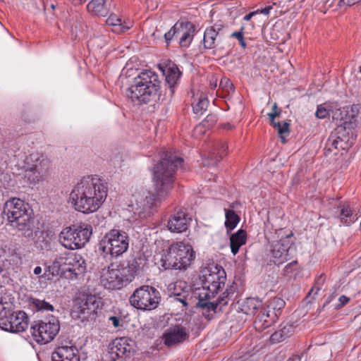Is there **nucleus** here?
Here are the masks:
<instances>
[{
    "label": "nucleus",
    "instance_id": "f257e3e1",
    "mask_svg": "<svg viewBox=\"0 0 361 361\" xmlns=\"http://www.w3.org/2000/svg\"><path fill=\"white\" fill-rule=\"evenodd\" d=\"M183 163V158L178 157L175 152L166 151L161 154L160 161L153 169V181L157 193L147 192L145 198L136 200L135 213L140 218L150 216L157 203L173 188L175 173Z\"/></svg>",
    "mask_w": 361,
    "mask_h": 361
},
{
    "label": "nucleus",
    "instance_id": "f03ea898",
    "mask_svg": "<svg viewBox=\"0 0 361 361\" xmlns=\"http://www.w3.org/2000/svg\"><path fill=\"white\" fill-rule=\"evenodd\" d=\"M107 183L97 176L83 177L74 186L70 201L74 209L83 214L97 212L107 196Z\"/></svg>",
    "mask_w": 361,
    "mask_h": 361
},
{
    "label": "nucleus",
    "instance_id": "7ed1b4c3",
    "mask_svg": "<svg viewBox=\"0 0 361 361\" xmlns=\"http://www.w3.org/2000/svg\"><path fill=\"white\" fill-rule=\"evenodd\" d=\"M160 90L159 75L154 71L145 70L134 79L126 90V96L136 104H147L154 100Z\"/></svg>",
    "mask_w": 361,
    "mask_h": 361
},
{
    "label": "nucleus",
    "instance_id": "20e7f679",
    "mask_svg": "<svg viewBox=\"0 0 361 361\" xmlns=\"http://www.w3.org/2000/svg\"><path fill=\"white\" fill-rule=\"evenodd\" d=\"M28 204L20 198L13 197L8 200L4 205L3 218L6 216L11 225L22 231L25 236L32 234L31 229V216L28 212Z\"/></svg>",
    "mask_w": 361,
    "mask_h": 361
},
{
    "label": "nucleus",
    "instance_id": "39448f33",
    "mask_svg": "<svg viewBox=\"0 0 361 361\" xmlns=\"http://www.w3.org/2000/svg\"><path fill=\"white\" fill-rule=\"evenodd\" d=\"M195 258V252L190 244L173 243L164 251L161 265L164 269L186 270Z\"/></svg>",
    "mask_w": 361,
    "mask_h": 361
},
{
    "label": "nucleus",
    "instance_id": "423d86ee",
    "mask_svg": "<svg viewBox=\"0 0 361 361\" xmlns=\"http://www.w3.org/2000/svg\"><path fill=\"white\" fill-rule=\"evenodd\" d=\"M128 233L120 229L113 228L106 233L98 244V250L106 261L112 260L125 253L129 247Z\"/></svg>",
    "mask_w": 361,
    "mask_h": 361
},
{
    "label": "nucleus",
    "instance_id": "0eeeda50",
    "mask_svg": "<svg viewBox=\"0 0 361 361\" xmlns=\"http://www.w3.org/2000/svg\"><path fill=\"white\" fill-rule=\"evenodd\" d=\"M202 287L195 288V297L199 299L209 300L221 289L226 281V274L221 266L216 264L201 278Z\"/></svg>",
    "mask_w": 361,
    "mask_h": 361
},
{
    "label": "nucleus",
    "instance_id": "6e6552de",
    "mask_svg": "<svg viewBox=\"0 0 361 361\" xmlns=\"http://www.w3.org/2000/svg\"><path fill=\"white\" fill-rule=\"evenodd\" d=\"M51 166V161L47 156L38 152L32 153L25 159V178L30 183H38L45 179Z\"/></svg>",
    "mask_w": 361,
    "mask_h": 361
},
{
    "label": "nucleus",
    "instance_id": "1a4fd4ad",
    "mask_svg": "<svg viewBox=\"0 0 361 361\" xmlns=\"http://www.w3.org/2000/svg\"><path fill=\"white\" fill-rule=\"evenodd\" d=\"M92 231V226L87 224H74L63 229L60 241L68 249H80L90 240Z\"/></svg>",
    "mask_w": 361,
    "mask_h": 361
},
{
    "label": "nucleus",
    "instance_id": "9d476101",
    "mask_svg": "<svg viewBox=\"0 0 361 361\" xmlns=\"http://www.w3.org/2000/svg\"><path fill=\"white\" fill-rule=\"evenodd\" d=\"M101 307V298L94 295L82 293L75 300L72 315L82 321L94 322Z\"/></svg>",
    "mask_w": 361,
    "mask_h": 361
},
{
    "label": "nucleus",
    "instance_id": "9b49d317",
    "mask_svg": "<svg viewBox=\"0 0 361 361\" xmlns=\"http://www.w3.org/2000/svg\"><path fill=\"white\" fill-rule=\"evenodd\" d=\"M283 229H279L275 233L279 238V240H272L271 244L270 252L274 258L275 264H283L286 261L291 259L296 254V247L293 240V233L282 235Z\"/></svg>",
    "mask_w": 361,
    "mask_h": 361
},
{
    "label": "nucleus",
    "instance_id": "f8f14e48",
    "mask_svg": "<svg viewBox=\"0 0 361 361\" xmlns=\"http://www.w3.org/2000/svg\"><path fill=\"white\" fill-rule=\"evenodd\" d=\"M160 293L151 286H142L136 288L129 298L130 305L140 310H152L158 307Z\"/></svg>",
    "mask_w": 361,
    "mask_h": 361
},
{
    "label": "nucleus",
    "instance_id": "ddd939ff",
    "mask_svg": "<svg viewBox=\"0 0 361 361\" xmlns=\"http://www.w3.org/2000/svg\"><path fill=\"white\" fill-rule=\"evenodd\" d=\"M357 106L355 105L334 110L332 119L337 126L336 130L338 134L343 135L345 131L348 134L349 131L357 126Z\"/></svg>",
    "mask_w": 361,
    "mask_h": 361
},
{
    "label": "nucleus",
    "instance_id": "4468645a",
    "mask_svg": "<svg viewBox=\"0 0 361 361\" xmlns=\"http://www.w3.org/2000/svg\"><path fill=\"white\" fill-rule=\"evenodd\" d=\"M60 329L58 319L52 318L51 321L35 322L30 327V331L34 340L38 343H48L51 341Z\"/></svg>",
    "mask_w": 361,
    "mask_h": 361
},
{
    "label": "nucleus",
    "instance_id": "2eb2a0df",
    "mask_svg": "<svg viewBox=\"0 0 361 361\" xmlns=\"http://www.w3.org/2000/svg\"><path fill=\"white\" fill-rule=\"evenodd\" d=\"M285 305L286 302L279 297H274L267 302L257 315L259 320L262 322L264 328L269 327L277 321Z\"/></svg>",
    "mask_w": 361,
    "mask_h": 361
},
{
    "label": "nucleus",
    "instance_id": "dca6fc26",
    "mask_svg": "<svg viewBox=\"0 0 361 361\" xmlns=\"http://www.w3.org/2000/svg\"><path fill=\"white\" fill-rule=\"evenodd\" d=\"M29 318L27 314L23 311L8 313L3 322H0L2 329L11 332L20 333L25 331L28 327Z\"/></svg>",
    "mask_w": 361,
    "mask_h": 361
},
{
    "label": "nucleus",
    "instance_id": "f3484780",
    "mask_svg": "<svg viewBox=\"0 0 361 361\" xmlns=\"http://www.w3.org/2000/svg\"><path fill=\"white\" fill-rule=\"evenodd\" d=\"M131 341L121 337L114 340L109 345L108 354L111 361H123L134 352Z\"/></svg>",
    "mask_w": 361,
    "mask_h": 361
},
{
    "label": "nucleus",
    "instance_id": "a211bd4d",
    "mask_svg": "<svg viewBox=\"0 0 361 361\" xmlns=\"http://www.w3.org/2000/svg\"><path fill=\"white\" fill-rule=\"evenodd\" d=\"M222 27L220 25H214L206 28L204 32L202 45L206 49L218 48L225 49V37L221 32Z\"/></svg>",
    "mask_w": 361,
    "mask_h": 361
},
{
    "label": "nucleus",
    "instance_id": "6ab92c4d",
    "mask_svg": "<svg viewBox=\"0 0 361 361\" xmlns=\"http://www.w3.org/2000/svg\"><path fill=\"white\" fill-rule=\"evenodd\" d=\"M231 296L225 290L222 295L214 301L199 299L196 306L202 310L203 316L211 319L214 314L218 311L219 306L224 307L228 305L231 300Z\"/></svg>",
    "mask_w": 361,
    "mask_h": 361
},
{
    "label": "nucleus",
    "instance_id": "aec40b11",
    "mask_svg": "<svg viewBox=\"0 0 361 361\" xmlns=\"http://www.w3.org/2000/svg\"><path fill=\"white\" fill-rule=\"evenodd\" d=\"M188 330L181 326H171L167 329L162 336L164 344L167 347H173L183 343L189 338Z\"/></svg>",
    "mask_w": 361,
    "mask_h": 361
},
{
    "label": "nucleus",
    "instance_id": "412c9836",
    "mask_svg": "<svg viewBox=\"0 0 361 361\" xmlns=\"http://www.w3.org/2000/svg\"><path fill=\"white\" fill-rule=\"evenodd\" d=\"M176 42L181 47H188L195 36V26L189 21H178L174 25Z\"/></svg>",
    "mask_w": 361,
    "mask_h": 361
},
{
    "label": "nucleus",
    "instance_id": "4be33fe9",
    "mask_svg": "<svg viewBox=\"0 0 361 361\" xmlns=\"http://www.w3.org/2000/svg\"><path fill=\"white\" fill-rule=\"evenodd\" d=\"M162 71L165 75L167 85L166 94L171 98L173 96L176 89L178 85L182 73L177 65L173 63H169Z\"/></svg>",
    "mask_w": 361,
    "mask_h": 361
},
{
    "label": "nucleus",
    "instance_id": "5701e85b",
    "mask_svg": "<svg viewBox=\"0 0 361 361\" xmlns=\"http://www.w3.org/2000/svg\"><path fill=\"white\" fill-rule=\"evenodd\" d=\"M191 220L185 211L179 209L171 215L167 227L171 232L183 233L188 229Z\"/></svg>",
    "mask_w": 361,
    "mask_h": 361
},
{
    "label": "nucleus",
    "instance_id": "b1692460",
    "mask_svg": "<svg viewBox=\"0 0 361 361\" xmlns=\"http://www.w3.org/2000/svg\"><path fill=\"white\" fill-rule=\"evenodd\" d=\"M85 270V261L80 255L67 254L66 272H69L70 276L66 277L77 279L78 276L84 274Z\"/></svg>",
    "mask_w": 361,
    "mask_h": 361
},
{
    "label": "nucleus",
    "instance_id": "393cba45",
    "mask_svg": "<svg viewBox=\"0 0 361 361\" xmlns=\"http://www.w3.org/2000/svg\"><path fill=\"white\" fill-rule=\"evenodd\" d=\"M51 361H80V355L75 346H59L51 354Z\"/></svg>",
    "mask_w": 361,
    "mask_h": 361
},
{
    "label": "nucleus",
    "instance_id": "a878e982",
    "mask_svg": "<svg viewBox=\"0 0 361 361\" xmlns=\"http://www.w3.org/2000/svg\"><path fill=\"white\" fill-rule=\"evenodd\" d=\"M102 283L109 290L121 289L126 286L117 269H109L102 279Z\"/></svg>",
    "mask_w": 361,
    "mask_h": 361
},
{
    "label": "nucleus",
    "instance_id": "bb28decb",
    "mask_svg": "<svg viewBox=\"0 0 361 361\" xmlns=\"http://www.w3.org/2000/svg\"><path fill=\"white\" fill-rule=\"evenodd\" d=\"M107 25L111 27V30L116 34L124 33L133 27V22L130 20H122L116 14H111L106 20Z\"/></svg>",
    "mask_w": 361,
    "mask_h": 361
},
{
    "label": "nucleus",
    "instance_id": "cd10ccee",
    "mask_svg": "<svg viewBox=\"0 0 361 361\" xmlns=\"http://www.w3.org/2000/svg\"><path fill=\"white\" fill-rule=\"evenodd\" d=\"M87 11L91 15L106 16L109 12L106 0H91L87 5Z\"/></svg>",
    "mask_w": 361,
    "mask_h": 361
},
{
    "label": "nucleus",
    "instance_id": "c85d7f7f",
    "mask_svg": "<svg viewBox=\"0 0 361 361\" xmlns=\"http://www.w3.org/2000/svg\"><path fill=\"white\" fill-rule=\"evenodd\" d=\"M246 243V232L240 229L230 237V246L232 253L235 255L240 247Z\"/></svg>",
    "mask_w": 361,
    "mask_h": 361
},
{
    "label": "nucleus",
    "instance_id": "c756f323",
    "mask_svg": "<svg viewBox=\"0 0 361 361\" xmlns=\"http://www.w3.org/2000/svg\"><path fill=\"white\" fill-rule=\"evenodd\" d=\"M262 308V300L254 298H247L243 305V310L246 314H258Z\"/></svg>",
    "mask_w": 361,
    "mask_h": 361
},
{
    "label": "nucleus",
    "instance_id": "7c9ffc66",
    "mask_svg": "<svg viewBox=\"0 0 361 361\" xmlns=\"http://www.w3.org/2000/svg\"><path fill=\"white\" fill-rule=\"evenodd\" d=\"M228 147L225 142H218L214 145L209 157L212 159L211 164L216 165L226 154Z\"/></svg>",
    "mask_w": 361,
    "mask_h": 361
},
{
    "label": "nucleus",
    "instance_id": "2f4dec72",
    "mask_svg": "<svg viewBox=\"0 0 361 361\" xmlns=\"http://www.w3.org/2000/svg\"><path fill=\"white\" fill-rule=\"evenodd\" d=\"M67 254L56 256L51 262L52 270L55 276L62 275L66 272Z\"/></svg>",
    "mask_w": 361,
    "mask_h": 361
},
{
    "label": "nucleus",
    "instance_id": "473e14b6",
    "mask_svg": "<svg viewBox=\"0 0 361 361\" xmlns=\"http://www.w3.org/2000/svg\"><path fill=\"white\" fill-rule=\"evenodd\" d=\"M225 212V227L228 232L233 230L240 221V216L232 209L224 208Z\"/></svg>",
    "mask_w": 361,
    "mask_h": 361
},
{
    "label": "nucleus",
    "instance_id": "72a5a7b5",
    "mask_svg": "<svg viewBox=\"0 0 361 361\" xmlns=\"http://www.w3.org/2000/svg\"><path fill=\"white\" fill-rule=\"evenodd\" d=\"M218 117L216 114H210L207 116L204 120L195 128V131L204 133L206 130L212 128L216 123Z\"/></svg>",
    "mask_w": 361,
    "mask_h": 361
},
{
    "label": "nucleus",
    "instance_id": "f704fd0d",
    "mask_svg": "<svg viewBox=\"0 0 361 361\" xmlns=\"http://www.w3.org/2000/svg\"><path fill=\"white\" fill-rule=\"evenodd\" d=\"M219 87L222 90L223 97H230L235 91V87L231 81L226 77H223L219 83Z\"/></svg>",
    "mask_w": 361,
    "mask_h": 361
},
{
    "label": "nucleus",
    "instance_id": "c9c22d12",
    "mask_svg": "<svg viewBox=\"0 0 361 361\" xmlns=\"http://www.w3.org/2000/svg\"><path fill=\"white\" fill-rule=\"evenodd\" d=\"M117 269L126 285L131 282L136 276L135 271H133L128 264Z\"/></svg>",
    "mask_w": 361,
    "mask_h": 361
},
{
    "label": "nucleus",
    "instance_id": "e433bc0d",
    "mask_svg": "<svg viewBox=\"0 0 361 361\" xmlns=\"http://www.w3.org/2000/svg\"><path fill=\"white\" fill-rule=\"evenodd\" d=\"M128 264L133 271H135V274L137 275L139 271L146 266L147 261L144 257L139 256L129 261Z\"/></svg>",
    "mask_w": 361,
    "mask_h": 361
},
{
    "label": "nucleus",
    "instance_id": "4c0bfd02",
    "mask_svg": "<svg viewBox=\"0 0 361 361\" xmlns=\"http://www.w3.org/2000/svg\"><path fill=\"white\" fill-rule=\"evenodd\" d=\"M333 111L334 110L331 106L323 104L317 106L315 116L319 119H324L329 116L331 113L333 114Z\"/></svg>",
    "mask_w": 361,
    "mask_h": 361
},
{
    "label": "nucleus",
    "instance_id": "58836bf2",
    "mask_svg": "<svg viewBox=\"0 0 361 361\" xmlns=\"http://www.w3.org/2000/svg\"><path fill=\"white\" fill-rule=\"evenodd\" d=\"M31 303L38 310L53 312L54 310V307L52 305L49 304L44 300L32 298Z\"/></svg>",
    "mask_w": 361,
    "mask_h": 361
},
{
    "label": "nucleus",
    "instance_id": "ea45409f",
    "mask_svg": "<svg viewBox=\"0 0 361 361\" xmlns=\"http://www.w3.org/2000/svg\"><path fill=\"white\" fill-rule=\"evenodd\" d=\"M209 105V100L206 97H200L197 104L193 105L192 109L195 114H202Z\"/></svg>",
    "mask_w": 361,
    "mask_h": 361
},
{
    "label": "nucleus",
    "instance_id": "a19ab883",
    "mask_svg": "<svg viewBox=\"0 0 361 361\" xmlns=\"http://www.w3.org/2000/svg\"><path fill=\"white\" fill-rule=\"evenodd\" d=\"M341 142H342V140L340 136L336 137L334 135H331L326 142L324 150L331 152L334 149H337Z\"/></svg>",
    "mask_w": 361,
    "mask_h": 361
},
{
    "label": "nucleus",
    "instance_id": "79ce46f5",
    "mask_svg": "<svg viewBox=\"0 0 361 361\" xmlns=\"http://www.w3.org/2000/svg\"><path fill=\"white\" fill-rule=\"evenodd\" d=\"M274 129H276L278 133L280 135L283 141H285V138L282 137L283 133H288L289 131L290 124L286 121L282 122H276L271 125Z\"/></svg>",
    "mask_w": 361,
    "mask_h": 361
},
{
    "label": "nucleus",
    "instance_id": "37998d69",
    "mask_svg": "<svg viewBox=\"0 0 361 361\" xmlns=\"http://www.w3.org/2000/svg\"><path fill=\"white\" fill-rule=\"evenodd\" d=\"M188 291L185 290H183L182 292H180L178 293H174V295H172L174 300L178 301L181 302L185 307H187L188 305V300H190L192 299V297L188 298Z\"/></svg>",
    "mask_w": 361,
    "mask_h": 361
},
{
    "label": "nucleus",
    "instance_id": "c03bdc74",
    "mask_svg": "<svg viewBox=\"0 0 361 361\" xmlns=\"http://www.w3.org/2000/svg\"><path fill=\"white\" fill-rule=\"evenodd\" d=\"M299 266L297 260H293V262L287 264L283 269L284 274L286 276H290L294 271H298Z\"/></svg>",
    "mask_w": 361,
    "mask_h": 361
},
{
    "label": "nucleus",
    "instance_id": "a18cd8bd",
    "mask_svg": "<svg viewBox=\"0 0 361 361\" xmlns=\"http://www.w3.org/2000/svg\"><path fill=\"white\" fill-rule=\"evenodd\" d=\"M325 281V276L324 274H321L319 276L314 283V286L310 290L309 294H311L314 291V294H317V293L322 288V286Z\"/></svg>",
    "mask_w": 361,
    "mask_h": 361
},
{
    "label": "nucleus",
    "instance_id": "49530a36",
    "mask_svg": "<svg viewBox=\"0 0 361 361\" xmlns=\"http://www.w3.org/2000/svg\"><path fill=\"white\" fill-rule=\"evenodd\" d=\"M52 264L51 262H45L44 264V273L42 275L39 276L40 279H49L51 277L55 276L54 272L52 270Z\"/></svg>",
    "mask_w": 361,
    "mask_h": 361
},
{
    "label": "nucleus",
    "instance_id": "de8ad7c7",
    "mask_svg": "<svg viewBox=\"0 0 361 361\" xmlns=\"http://www.w3.org/2000/svg\"><path fill=\"white\" fill-rule=\"evenodd\" d=\"M187 288L186 285H185V283H183L181 281L180 282H176L173 285V288H169V291H170V297L172 298V295H174V293H180V292H182L183 290H185V288Z\"/></svg>",
    "mask_w": 361,
    "mask_h": 361
},
{
    "label": "nucleus",
    "instance_id": "09e8293b",
    "mask_svg": "<svg viewBox=\"0 0 361 361\" xmlns=\"http://www.w3.org/2000/svg\"><path fill=\"white\" fill-rule=\"evenodd\" d=\"M164 39L167 46L172 41L176 40V30L174 29V25L164 35Z\"/></svg>",
    "mask_w": 361,
    "mask_h": 361
},
{
    "label": "nucleus",
    "instance_id": "8fccbe9b",
    "mask_svg": "<svg viewBox=\"0 0 361 361\" xmlns=\"http://www.w3.org/2000/svg\"><path fill=\"white\" fill-rule=\"evenodd\" d=\"M8 305L6 302H4L3 298L0 297V321L3 322V319L9 313L8 308L6 306Z\"/></svg>",
    "mask_w": 361,
    "mask_h": 361
},
{
    "label": "nucleus",
    "instance_id": "3c124183",
    "mask_svg": "<svg viewBox=\"0 0 361 361\" xmlns=\"http://www.w3.org/2000/svg\"><path fill=\"white\" fill-rule=\"evenodd\" d=\"M243 27H241L240 31L233 32L231 35V37L237 39L239 41V42L240 44V46L243 49H245L247 47V44H246V43L244 41V37H243Z\"/></svg>",
    "mask_w": 361,
    "mask_h": 361
},
{
    "label": "nucleus",
    "instance_id": "603ef678",
    "mask_svg": "<svg viewBox=\"0 0 361 361\" xmlns=\"http://www.w3.org/2000/svg\"><path fill=\"white\" fill-rule=\"evenodd\" d=\"M270 339H271V341L274 343H279V342L285 340V338L282 336L281 332H280V331H277L274 332V334H272L270 337Z\"/></svg>",
    "mask_w": 361,
    "mask_h": 361
},
{
    "label": "nucleus",
    "instance_id": "864d4df0",
    "mask_svg": "<svg viewBox=\"0 0 361 361\" xmlns=\"http://www.w3.org/2000/svg\"><path fill=\"white\" fill-rule=\"evenodd\" d=\"M350 301V298L344 295H341L338 298V303L336 305L335 309L339 310L345 306Z\"/></svg>",
    "mask_w": 361,
    "mask_h": 361
},
{
    "label": "nucleus",
    "instance_id": "5fc2aeb1",
    "mask_svg": "<svg viewBox=\"0 0 361 361\" xmlns=\"http://www.w3.org/2000/svg\"><path fill=\"white\" fill-rule=\"evenodd\" d=\"M280 332H281L282 336L286 339L289 337L290 335L292 334L293 332V326L291 325H287L281 329Z\"/></svg>",
    "mask_w": 361,
    "mask_h": 361
},
{
    "label": "nucleus",
    "instance_id": "6e6d98bb",
    "mask_svg": "<svg viewBox=\"0 0 361 361\" xmlns=\"http://www.w3.org/2000/svg\"><path fill=\"white\" fill-rule=\"evenodd\" d=\"M109 320L110 322H111L112 325L115 328H119V327L122 326V324H121L122 319L119 317L111 316V317H109Z\"/></svg>",
    "mask_w": 361,
    "mask_h": 361
},
{
    "label": "nucleus",
    "instance_id": "4d7b16f0",
    "mask_svg": "<svg viewBox=\"0 0 361 361\" xmlns=\"http://www.w3.org/2000/svg\"><path fill=\"white\" fill-rule=\"evenodd\" d=\"M361 0H341L339 1V5L341 6L343 5H346L347 6H351L357 3L360 2Z\"/></svg>",
    "mask_w": 361,
    "mask_h": 361
},
{
    "label": "nucleus",
    "instance_id": "13d9d810",
    "mask_svg": "<svg viewBox=\"0 0 361 361\" xmlns=\"http://www.w3.org/2000/svg\"><path fill=\"white\" fill-rule=\"evenodd\" d=\"M280 114H281V110L276 111L274 112H271V113L268 114V116L270 118V125L271 126L272 124H274V123H276L275 118L276 117H279Z\"/></svg>",
    "mask_w": 361,
    "mask_h": 361
},
{
    "label": "nucleus",
    "instance_id": "bf43d9fd",
    "mask_svg": "<svg viewBox=\"0 0 361 361\" xmlns=\"http://www.w3.org/2000/svg\"><path fill=\"white\" fill-rule=\"evenodd\" d=\"M272 9V6H268L262 9H257L255 11H258V14L262 13L264 15H269L270 11Z\"/></svg>",
    "mask_w": 361,
    "mask_h": 361
},
{
    "label": "nucleus",
    "instance_id": "052dcab7",
    "mask_svg": "<svg viewBox=\"0 0 361 361\" xmlns=\"http://www.w3.org/2000/svg\"><path fill=\"white\" fill-rule=\"evenodd\" d=\"M226 291L228 293V295H230V296H231V298H233L235 293V288L233 285L228 286L226 288Z\"/></svg>",
    "mask_w": 361,
    "mask_h": 361
},
{
    "label": "nucleus",
    "instance_id": "680f3d73",
    "mask_svg": "<svg viewBox=\"0 0 361 361\" xmlns=\"http://www.w3.org/2000/svg\"><path fill=\"white\" fill-rule=\"evenodd\" d=\"M226 291L228 293V295H230V296H231V298H233L235 293V288L233 285L228 286L226 288Z\"/></svg>",
    "mask_w": 361,
    "mask_h": 361
},
{
    "label": "nucleus",
    "instance_id": "e2e57ef3",
    "mask_svg": "<svg viewBox=\"0 0 361 361\" xmlns=\"http://www.w3.org/2000/svg\"><path fill=\"white\" fill-rule=\"evenodd\" d=\"M258 14V11H252V12H250L248 14L245 15L244 17H243V20H246V21H249L250 20V19L254 17L255 16L257 15Z\"/></svg>",
    "mask_w": 361,
    "mask_h": 361
},
{
    "label": "nucleus",
    "instance_id": "0e129e2a",
    "mask_svg": "<svg viewBox=\"0 0 361 361\" xmlns=\"http://www.w3.org/2000/svg\"><path fill=\"white\" fill-rule=\"evenodd\" d=\"M42 271V269L41 267L39 266H37L36 267L34 270H33V273L35 275H37V276H39L41 274Z\"/></svg>",
    "mask_w": 361,
    "mask_h": 361
},
{
    "label": "nucleus",
    "instance_id": "69168bd1",
    "mask_svg": "<svg viewBox=\"0 0 361 361\" xmlns=\"http://www.w3.org/2000/svg\"><path fill=\"white\" fill-rule=\"evenodd\" d=\"M222 128L226 130H231L233 128V126L231 125L229 123H226L224 124H222Z\"/></svg>",
    "mask_w": 361,
    "mask_h": 361
},
{
    "label": "nucleus",
    "instance_id": "338daca9",
    "mask_svg": "<svg viewBox=\"0 0 361 361\" xmlns=\"http://www.w3.org/2000/svg\"><path fill=\"white\" fill-rule=\"evenodd\" d=\"M87 0H72V3L74 4V5H80L82 4H83L84 2H85Z\"/></svg>",
    "mask_w": 361,
    "mask_h": 361
},
{
    "label": "nucleus",
    "instance_id": "774afa93",
    "mask_svg": "<svg viewBox=\"0 0 361 361\" xmlns=\"http://www.w3.org/2000/svg\"><path fill=\"white\" fill-rule=\"evenodd\" d=\"M287 361H299V358L292 357V358H289Z\"/></svg>",
    "mask_w": 361,
    "mask_h": 361
}]
</instances>
